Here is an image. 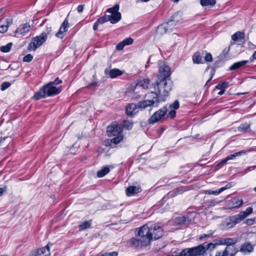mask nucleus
I'll list each match as a JSON object with an SVG mask.
<instances>
[{
	"label": "nucleus",
	"mask_w": 256,
	"mask_h": 256,
	"mask_svg": "<svg viewBox=\"0 0 256 256\" xmlns=\"http://www.w3.org/2000/svg\"><path fill=\"white\" fill-rule=\"evenodd\" d=\"M91 226L90 221H84L82 222L78 226L79 230H82L88 228H90Z\"/></svg>",
	"instance_id": "nucleus-31"
},
{
	"label": "nucleus",
	"mask_w": 256,
	"mask_h": 256,
	"mask_svg": "<svg viewBox=\"0 0 256 256\" xmlns=\"http://www.w3.org/2000/svg\"><path fill=\"white\" fill-rule=\"evenodd\" d=\"M212 202L214 205L218 204V202L217 201H216L215 200H212Z\"/></svg>",
	"instance_id": "nucleus-62"
},
{
	"label": "nucleus",
	"mask_w": 256,
	"mask_h": 256,
	"mask_svg": "<svg viewBox=\"0 0 256 256\" xmlns=\"http://www.w3.org/2000/svg\"><path fill=\"white\" fill-rule=\"evenodd\" d=\"M99 256H118V252H105L100 254Z\"/></svg>",
	"instance_id": "nucleus-49"
},
{
	"label": "nucleus",
	"mask_w": 256,
	"mask_h": 256,
	"mask_svg": "<svg viewBox=\"0 0 256 256\" xmlns=\"http://www.w3.org/2000/svg\"><path fill=\"white\" fill-rule=\"evenodd\" d=\"M232 186V184L231 182H230V183L228 184L225 186L220 188V189L222 192L224 190L231 188Z\"/></svg>",
	"instance_id": "nucleus-53"
},
{
	"label": "nucleus",
	"mask_w": 256,
	"mask_h": 256,
	"mask_svg": "<svg viewBox=\"0 0 256 256\" xmlns=\"http://www.w3.org/2000/svg\"><path fill=\"white\" fill-rule=\"evenodd\" d=\"M12 44L9 42L5 46H2L0 47V50L3 52H8L11 50Z\"/></svg>",
	"instance_id": "nucleus-34"
},
{
	"label": "nucleus",
	"mask_w": 256,
	"mask_h": 256,
	"mask_svg": "<svg viewBox=\"0 0 256 256\" xmlns=\"http://www.w3.org/2000/svg\"><path fill=\"white\" fill-rule=\"evenodd\" d=\"M242 220L238 214L230 216L223 222L222 225L226 229H229L234 227V226L240 222Z\"/></svg>",
	"instance_id": "nucleus-8"
},
{
	"label": "nucleus",
	"mask_w": 256,
	"mask_h": 256,
	"mask_svg": "<svg viewBox=\"0 0 256 256\" xmlns=\"http://www.w3.org/2000/svg\"><path fill=\"white\" fill-rule=\"evenodd\" d=\"M110 172V168L108 166L102 168L100 170L98 171L97 176L98 178H102L108 174Z\"/></svg>",
	"instance_id": "nucleus-30"
},
{
	"label": "nucleus",
	"mask_w": 256,
	"mask_h": 256,
	"mask_svg": "<svg viewBox=\"0 0 256 256\" xmlns=\"http://www.w3.org/2000/svg\"><path fill=\"white\" fill-rule=\"evenodd\" d=\"M107 16H108V21L112 24L118 22L122 18V15L120 12H117L114 14L107 15Z\"/></svg>",
	"instance_id": "nucleus-21"
},
{
	"label": "nucleus",
	"mask_w": 256,
	"mask_h": 256,
	"mask_svg": "<svg viewBox=\"0 0 256 256\" xmlns=\"http://www.w3.org/2000/svg\"><path fill=\"white\" fill-rule=\"evenodd\" d=\"M212 76H211L210 78V79L207 81L206 83V84H208V82H209L212 79Z\"/></svg>",
	"instance_id": "nucleus-64"
},
{
	"label": "nucleus",
	"mask_w": 256,
	"mask_h": 256,
	"mask_svg": "<svg viewBox=\"0 0 256 256\" xmlns=\"http://www.w3.org/2000/svg\"><path fill=\"white\" fill-rule=\"evenodd\" d=\"M252 212V207H248L246 211L240 212L238 216L240 217V218L241 220H243L244 218H246L248 216L251 214Z\"/></svg>",
	"instance_id": "nucleus-25"
},
{
	"label": "nucleus",
	"mask_w": 256,
	"mask_h": 256,
	"mask_svg": "<svg viewBox=\"0 0 256 256\" xmlns=\"http://www.w3.org/2000/svg\"><path fill=\"white\" fill-rule=\"evenodd\" d=\"M165 98L158 94V93L150 92L145 95L144 100L138 102L140 108L145 109L148 106L157 107L160 102L165 101Z\"/></svg>",
	"instance_id": "nucleus-2"
},
{
	"label": "nucleus",
	"mask_w": 256,
	"mask_h": 256,
	"mask_svg": "<svg viewBox=\"0 0 256 256\" xmlns=\"http://www.w3.org/2000/svg\"><path fill=\"white\" fill-rule=\"evenodd\" d=\"M200 4L202 6H213L216 3V0H200Z\"/></svg>",
	"instance_id": "nucleus-33"
},
{
	"label": "nucleus",
	"mask_w": 256,
	"mask_h": 256,
	"mask_svg": "<svg viewBox=\"0 0 256 256\" xmlns=\"http://www.w3.org/2000/svg\"><path fill=\"white\" fill-rule=\"evenodd\" d=\"M228 82H224L222 83H220L216 86V88L218 90H224L228 86Z\"/></svg>",
	"instance_id": "nucleus-41"
},
{
	"label": "nucleus",
	"mask_w": 256,
	"mask_h": 256,
	"mask_svg": "<svg viewBox=\"0 0 256 256\" xmlns=\"http://www.w3.org/2000/svg\"><path fill=\"white\" fill-rule=\"evenodd\" d=\"M6 190V188H0V196H2L4 192Z\"/></svg>",
	"instance_id": "nucleus-59"
},
{
	"label": "nucleus",
	"mask_w": 256,
	"mask_h": 256,
	"mask_svg": "<svg viewBox=\"0 0 256 256\" xmlns=\"http://www.w3.org/2000/svg\"><path fill=\"white\" fill-rule=\"evenodd\" d=\"M52 31L51 28H48L46 32H43L39 36L32 38V42L28 44V49L32 51H35L37 48L41 46L46 40L47 35Z\"/></svg>",
	"instance_id": "nucleus-5"
},
{
	"label": "nucleus",
	"mask_w": 256,
	"mask_h": 256,
	"mask_svg": "<svg viewBox=\"0 0 256 256\" xmlns=\"http://www.w3.org/2000/svg\"><path fill=\"white\" fill-rule=\"evenodd\" d=\"M212 60V56L210 53H206L204 56V61L206 62H210Z\"/></svg>",
	"instance_id": "nucleus-48"
},
{
	"label": "nucleus",
	"mask_w": 256,
	"mask_h": 256,
	"mask_svg": "<svg viewBox=\"0 0 256 256\" xmlns=\"http://www.w3.org/2000/svg\"><path fill=\"white\" fill-rule=\"evenodd\" d=\"M108 16L107 14H104V16L100 18L97 20L94 23L93 25V29L94 30H96L98 28L99 24H102L104 22L108 21Z\"/></svg>",
	"instance_id": "nucleus-19"
},
{
	"label": "nucleus",
	"mask_w": 256,
	"mask_h": 256,
	"mask_svg": "<svg viewBox=\"0 0 256 256\" xmlns=\"http://www.w3.org/2000/svg\"><path fill=\"white\" fill-rule=\"evenodd\" d=\"M30 29V26L28 24H21L16 30L15 33L18 35H24L26 32H28Z\"/></svg>",
	"instance_id": "nucleus-15"
},
{
	"label": "nucleus",
	"mask_w": 256,
	"mask_h": 256,
	"mask_svg": "<svg viewBox=\"0 0 256 256\" xmlns=\"http://www.w3.org/2000/svg\"><path fill=\"white\" fill-rule=\"evenodd\" d=\"M244 38L245 34L240 31L235 32L232 36V39L234 42L243 40Z\"/></svg>",
	"instance_id": "nucleus-26"
},
{
	"label": "nucleus",
	"mask_w": 256,
	"mask_h": 256,
	"mask_svg": "<svg viewBox=\"0 0 256 256\" xmlns=\"http://www.w3.org/2000/svg\"><path fill=\"white\" fill-rule=\"evenodd\" d=\"M238 131L244 133L249 132L250 131V124L248 123L242 124L238 128Z\"/></svg>",
	"instance_id": "nucleus-28"
},
{
	"label": "nucleus",
	"mask_w": 256,
	"mask_h": 256,
	"mask_svg": "<svg viewBox=\"0 0 256 256\" xmlns=\"http://www.w3.org/2000/svg\"><path fill=\"white\" fill-rule=\"evenodd\" d=\"M230 254V256H234V254L232 253V250L230 247H226L225 250L222 252V256H228Z\"/></svg>",
	"instance_id": "nucleus-40"
},
{
	"label": "nucleus",
	"mask_w": 256,
	"mask_h": 256,
	"mask_svg": "<svg viewBox=\"0 0 256 256\" xmlns=\"http://www.w3.org/2000/svg\"><path fill=\"white\" fill-rule=\"evenodd\" d=\"M140 192V188L136 186H130L126 188V194L128 196H130Z\"/></svg>",
	"instance_id": "nucleus-20"
},
{
	"label": "nucleus",
	"mask_w": 256,
	"mask_h": 256,
	"mask_svg": "<svg viewBox=\"0 0 256 256\" xmlns=\"http://www.w3.org/2000/svg\"><path fill=\"white\" fill-rule=\"evenodd\" d=\"M163 235V230L158 224L148 227L144 225L138 232L137 238L130 239L131 245L136 248L146 247L149 245L151 240L160 238Z\"/></svg>",
	"instance_id": "nucleus-1"
},
{
	"label": "nucleus",
	"mask_w": 256,
	"mask_h": 256,
	"mask_svg": "<svg viewBox=\"0 0 256 256\" xmlns=\"http://www.w3.org/2000/svg\"><path fill=\"white\" fill-rule=\"evenodd\" d=\"M62 82V80L60 79H59L58 78H57L55 79V80L54 82H50L48 84H46V85H48V86L50 87H55L54 86V84H58Z\"/></svg>",
	"instance_id": "nucleus-43"
},
{
	"label": "nucleus",
	"mask_w": 256,
	"mask_h": 256,
	"mask_svg": "<svg viewBox=\"0 0 256 256\" xmlns=\"http://www.w3.org/2000/svg\"><path fill=\"white\" fill-rule=\"evenodd\" d=\"M216 244L218 245H226V240L224 238H220L218 240V242H216Z\"/></svg>",
	"instance_id": "nucleus-54"
},
{
	"label": "nucleus",
	"mask_w": 256,
	"mask_h": 256,
	"mask_svg": "<svg viewBox=\"0 0 256 256\" xmlns=\"http://www.w3.org/2000/svg\"><path fill=\"white\" fill-rule=\"evenodd\" d=\"M175 26V22L170 20L166 23L163 24L158 27L157 32L160 34L166 33L167 32L172 30Z\"/></svg>",
	"instance_id": "nucleus-10"
},
{
	"label": "nucleus",
	"mask_w": 256,
	"mask_h": 256,
	"mask_svg": "<svg viewBox=\"0 0 256 256\" xmlns=\"http://www.w3.org/2000/svg\"><path fill=\"white\" fill-rule=\"evenodd\" d=\"M156 86L158 94L164 98L172 90V82L170 79L162 78V76H158Z\"/></svg>",
	"instance_id": "nucleus-3"
},
{
	"label": "nucleus",
	"mask_w": 256,
	"mask_h": 256,
	"mask_svg": "<svg viewBox=\"0 0 256 256\" xmlns=\"http://www.w3.org/2000/svg\"><path fill=\"white\" fill-rule=\"evenodd\" d=\"M216 256H222V254H221L220 252H218L216 254Z\"/></svg>",
	"instance_id": "nucleus-63"
},
{
	"label": "nucleus",
	"mask_w": 256,
	"mask_h": 256,
	"mask_svg": "<svg viewBox=\"0 0 256 256\" xmlns=\"http://www.w3.org/2000/svg\"><path fill=\"white\" fill-rule=\"evenodd\" d=\"M222 192L220 188L216 190H206L204 191V194H212V195H218Z\"/></svg>",
	"instance_id": "nucleus-39"
},
{
	"label": "nucleus",
	"mask_w": 256,
	"mask_h": 256,
	"mask_svg": "<svg viewBox=\"0 0 256 256\" xmlns=\"http://www.w3.org/2000/svg\"><path fill=\"white\" fill-rule=\"evenodd\" d=\"M127 94L134 100L138 99L141 96V94L143 92L142 90H136V86H132L126 91Z\"/></svg>",
	"instance_id": "nucleus-12"
},
{
	"label": "nucleus",
	"mask_w": 256,
	"mask_h": 256,
	"mask_svg": "<svg viewBox=\"0 0 256 256\" xmlns=\"http://www.w3.org/2000/svg\"><path fill=\"white\" fill-rule=\"evenodd\" d=\"M248 62V60H242L234 63L230 67V70H234L238 69L239 68L243 66Z\"/></svg>",
	"instance_id": "nucleus-27"
},
{
	"label": "nucleus",
	"mask_w": 256,
	"mask_h": 256,
	"mask_svg": "<svg viewBox=\"0 0 256 256\" xmlns=\"http://www.w3.org/2000/svg\"><path fill=\"white\" fill-rule=\"evenodd\" d=\"M120 8V6L118 4H115L113 7L108 8L106 10V12H109L111 14H114L117 12H119L118 10Z\"/></svg>",
	"instance_id": "nucleus-32"
},
{
	"label": "nucleus",
	"mask_w": 256,
	"mask_h": 256,
	"mask_svg": "<svg viewBox=\"0 0 256 256\" xmlns=\"http://www.w3.org/2000/svg\"><path fill=\"white\" fill-rule=\"evenodd\" d=\"M203 52L200 53L199 52H196L192 56V61L194 64H200L203 63Z\"/></svg>",
	"instance_id": "nucleus-23"
},
{
	"label": "nucleus",
	"mask_w": 256,
	"mask_h": 256,
	"mask_svg": "<svg viewBox=\"0 0 256 256\" xmlns=\"http://www.w3.org/2000/svg\"><path fill=\"white\" fill-rule=\"evenodd\" d=\"M33 56L30 54H28L23 58V60L25 62H30L32 60Z\"/></svg>",
	"instance_id": "nucleus-45"
},
{
	"label": "nucleus",
	"mask_w": 256,
	"mask_h": 256,
	"mask_svg": "<svg viewBox=\"0 0 256 256\" xmlns=\"http://www.w3.org/2000/svg\"><path fill=\"white\" fill-rule=\"evenodd\" d=\"M176 110H171L170 111L168 112V114L167 115V116L169 117L171 119H172L176 116Z\"/></svg>",
	"instance_id": "nucleus-50"
},
{
	"label": "nucleus",
	"mask_w": 256,
	"mask_h": 256,
	"mask_svg": "<svg viewBox=\"0 0 256 256\" xmlns=\"http://www.w3.org/2000/svg\"><path fill=\"white\" fill-rule=\"evenodd\" d=\"M108 16L107 14H104V16L100 18L97 20L94 23L93 25V29L94 30H96L98 28L99 24H102L104 22L108 21Z\"/></svg>",
	"instance_id": "nucleus-18"
},
{
	"label": "nucleus",
	"mask_w": 256,
	"mask_h": 256,
	"mask_svg": "<svg viewBox=\"0 0 256 256\" xmlns=\"http://www.w3.org/2000/svg\"><path fill=\"white\" fill-rule=\"evenodd\" d=\"M34 256H50L49 244L38 249L36 252Z\"/></svg>",
	"instance_id": "nucleus-17"
},
{
	"label": "nucleus",
	"mask_w": 256,
	"mask_h": 256,
	"mask_svg": "<svg viewBox=\"0 0 256 256\" xmlns=\"http://www.w3.org/2000/svg\"><path fill=\"white\" fill-rule=\"evenodd\" d=\"M122 128L121 126L116 122H113L110 126L107 127L106 132L109 136H116L121 134Z\"/></svg>",
	"instance_id": "nucleus-7"
},
{
	"label": "nucleus",
	"mask_w": 256,
	"mask_h": 256,
	"mask_svg": "<svg viewBox=\"0 0 256 256\" xmlns=\"http://www.w3.org/2000/svg\"><path fill=\"white\" fill-rule=\"evenodd\" d=\"M6 24H2L0 26V33H4L6 32L8 29V28L12 24V20L10 18H6Z\"/></svg>",
	"instance_id": "nucleus-24"
},
{
	"label": "nucleus",
	"mask_w": 256,
	"mask_h": 256,
	"mask_svg": "<svg viewBox=\"0 0 256 256\" xmlns=\"http://www.w3.org/2000/svg\"><path fill=\"white\" fill-rule=\"evenodd\" d=\"M176 222L179 224H184L186 223V218L185 216H180L176 219Z\"/></svg>",
	"instance_id": "nucleus-44"
},
{
	"label": "nucleus",
	"mask_w": 256,
	"mask_h": 256,
	"mask_svg": "<svg viewBox=\"0 0 256 256\" xmlns=\"http://www.w3.org/2000/svg\"><path fill=\"white\" fill-rule=\"evenodd\" d=\"M246 154L244 151L241 150L238 152H236L234 154H230L227 156V159L228 160H234L236 157L240 156L242 154Z\"/></svg>",
	"instance_id": "nucleus-35"
},
{
	"label": "nucleus",
	"mask_w": 256,
	"mask_h": 256,
	"mask_svg": "<svg viewBox=\"0 0 256 256\" xmlns=\"http://www.w3.org/2000/svg\"><path fill=\"white\" fill-rule=\"evenodd\" d=\"M212 234H213V232H211L206 234H204L200 236L199 239L200 240H202L203 238H208V237L210 238V237H211L212 236Z\"/></svg>",
	"instance_id": "nucleus-51"
},
{
	"label": "nucleus",
	"mask_w": 256,
	"mask_h": 256,
	"mask_svg": "<svg viewBox=\"0 0 256 256\" xmlns=\"http://www.w3.org/2000/svg\"><path fill=\"white\" fill-rule=\"evenodd\" d=\"M139 108L138 105L137 106L134 103L130 104L126 106V114L128 116L132 117L138 112Z\"/></svg>",
	"instance_id": "nucleus-13"
},
{
	"label": "nucleus",
	"mask_w": 256,
	"mask_h": 256,
	"mask_svg": "<svg viewBox=\"0 0 256 256\" xmlns=\"http://www.w3.org/2000/svg\"><path fill=\"white\" fill-rule=\"evenodd\" d=\"M123 43H124V45H130L133 43L134 40L131 38H128L124 39L123 41Z\"/></svg>",
	"instance_id": "nucleus-47"
},
{
	"label": "nucleus",
	"mask_w": 256,
	"mask_h": 256,
	"mask_svg": "<svg viewBox=\"0 0 256 256\" xmlns=\"http://www.w3.org/2000/svg\"><path fill=\"white\" fill-rule=\"evenodd\" d=\"M150 85V80L148 78H143L135 86L136 90H146L148 88Z\"/></svg>",
	"instance_id": "nucleus-14"
},
{
	"label": "nucleus",
	"mask_w": 256,
	"mask_h": 256,
	"mask_svg": "<svg viewBox=\"0 0 256 256\" xmlns=\"http://www.w3.org/2000/svg\"><path fill=\"white\" fill-rule=\"evenodd\" d=\"M124 46V43H123V42H122L116 46V49L119 50H122Z\"/></svg>",
	"instance_id": "nucleus-52"
},
{
	"label": "nucleus",
	"mask_w": 256,
	"mask_h": 256,
	"mask_svg": "<svg viewBox=\"0 0 256 256\" xmlns=\"http://www.w3.org/2000/svg\"><path fill=\"white\" fill-rule=\"evenodd\" d=\"M10 86V84L9 82H4L0 86V89L2 90H4L6 88H8Z\"/></svg>",
	"instance_id": "nucleus-46"
},
{
	"label": "nucleus",
	"mask_w": 256,
	"mask_h": 256,
	"mask_svg": "<svg viewBox=\"0 0 256 256\" xmlns=\"http://www.w3.org/2000/svg\"><path fill=\"white\" fill-rule=\"evenodd\" d=\"M243 204V200L236 198H232L229 200L228 206L230 208H238Z\"/></svg>",
	"instance_id": "nucleus-16"
},
{
	"label": "nucleus",
	"mask_w": 256,
	"mask_h": 256,
	"mask_svg": "<svg viewBox=\"0 0 256 256\" xmlns=\"http://www.w3.org/2000/svg\"><path fill=\"white\" fill-rule=\"evenodd\" d=\"M224 239L226 240V245L228 247V246L234 245L237 242V240L236 238H227Z\"/></svg>",
	"instance_id": "nucleus-42"
},
{
	"label": "nucleus",
	"mask_w": 256,
	"mask_h": 256,
	"mask_svg": "<svg viewBox=\"0 0 256 256\" xmlns=\"http://www.w3.org/2000/svg\"><path fill=\"white\" fill-rule=\"evenodd\" d=\"M122 126L126 130H130L133 126V122L129 120H124Z\"/></svg>",
	"instance_id": "nucleus-36"
},
{
	"label": "nucleus",
	"mask_w": 256,
	"mask_h": 256,
	"mask_svg": "<svg viewBox=\"0 0 256 256\" xmlns=\"http://www.w3.org/2000/svg\"><path fill=\"white\" fill-rule=\"evenodd\" d=\"M228 160V159H227V157L224 159L220 162L219 163L218 165H222L224 164H225Z\"/></svg>",
	"instance_id": "nucleus-58"
},
{
	"label": "nucleus",
	"mask_w": 256,
	"mask_h": 256,
	"mask_svg": "<svg viewBox=\"0 0 256 256\" xmlns=\"http://www.w3.org/2000/svg\"><path fill=\"white\" fill-rule=\"evenodd\" d=\"M252 57L254 59H256V51L253 54Z\"/></svg>",
	"instance_id": "nucleus-61"
},
{
	"label": "nucleus",
	"mask_w": 256,
	"mask_h": 256,
	"mask_svg": "<svg viewBox=\"0 0 256 256\" xmlns=\"http://www.w3.org/2000/svg\"><path fill=\"white\" fill-rule=\"evenodd\" d=\"M180 102L178 100H175L174 102L169 105V108L170 110H176L179 108Z\"/></svg>",
	"instance_id": "nucleus-38"
},
{
	"label": "nucleus",
	"mask_w": 256,
	"mask_h": 256,
	"mask_svg": "<svg viewBox=\"0 0 256 256\" xmlns=\"http://www.w3.org/2000/svg\"><path fill=\"white\" fill-rule=\"evenodd\" d=\"M122 74V72L118 69L114 68L111 70L109 72V76L113 78L116 76H120Z\"/></svg>",
	"instance_id": "nucleus-29"
},
{
	"label": "nucleus",
	"mask_w": 256,
	"mask_h": 256,
	"mask_svg": "<svg viewBox=\"0 0 256 256\" xmlns=\"http://www.w3.org/2000/svg\"><path fill=\"white\" fill-rule=\"evenodd\" d=\"M254 250L253 246L250 243L243 244L240 248V251L244 254L250 253Z\"/></svg>",
	"instance_id": "nucleus-22"
},
{
	"label": "nucleus",
	"mask_w": 256,
	"mask_h": 256,
	"mask_svg": "<svg viewBox=\"0 0 256 256\" xmlns=\"http://www.w3.org/2000/svg\"><path fill=\"white\" fill-rule=\"evenodd\" d=\"M168 112V108L164 106L153 114L148 120V122L150 124H154L158 122L164 120Z\"/></svg>",
	"instance_id": "nucleus-6"
},
{
	"label": "nucleus",
	"mask_w": 256,
	"mask_h": 256,
	"mask_svg": "<svg viewBox=\"0 0 256 256\" xmlns=\"http://www.w3.org/2000/svg\"><path fill=\"white\" fill-rule=\"evenodd\" d=\"M158 65L160 73L159 76H162V78L170 79L169 78L170 76V68L164 62H160Z\"/></svg>",
	"instance_id": "nucleus-9"
},
{
	"label": "nucleus",
	"mask_w": 256,
	"mask_h": 256,
	"mask_svg": "<svg viewBox=\"0 0 256 256\" xmlns=\"http://www.w3.org/2000/svg\"><path fill=\"white\" fill-rule=\"evenodd\" d=\"M220 90V91L218 92V94L219 95L223 94L224 93L225 91H226L224 90Z\"/></svg>",
	"instance_id": "nucleus-60"
},
{
	"label": "nucleus",
	"mask_w": 256,
	"mask_h": 256,
	"mask_svg": "<svg viewBox=\"0 0 256 256\" xmlns=\"http://www.w3.org/2000/svg\"><path fill=\"white\" fill-rule=\"evenodd\" d=\"M123 139V136L122 134H119L118 136H116V137L112 138L110 140V142H113L114 144H117L120 142Z\"/></svg>",
	"instance_id": "nucleus-37"
},
{
	"label": "nucleus",
	"mask_w": 256,
	"mask_h": 256,
	"mask_svg": "<svg viewBox=\"0 0 256 256\" xmlns=\"http://www.w3.org/2000/svg\"><path fill=\"white\" fill-rule=\"evenodd\" d=\"M96 86H97V82H92V84H90V85H88V88H90L92 86L95 87Z\"/></svg>",
	"instance_id": "nucleus-57"
},
{
	"label": "nucleus",
	"mask_w": 256,
	"mask_h": 256,
	"mask_svg": "<svg viewBox=\"0 0 256 256\" xmlns=\"http://www.w3.org/2000/svg\"><path fill=\"white\" fill-rule=\"evenodd\" d=\"M62 90L60 87H49L48 85L45 84L33 96L36 100H39L46 96H50L56 95L60 92Z\"/></svg>",
	"instance_id": "nucleus-4"
},
{
	"label": "nucleus",
	"mask_w": 256,
	"mask_h": 256,
	"mask_svg": "<svg viewBox=\"0 0 256 256\" xmlns=\"http://www.w3.org/2000/svg\"><path fill=\"white\" fill-rule=\"evenodd\" d=\"M256 168V166H250L248 167L246 170V172H248L249 171H251L252 170H254Z\"/></svg>",
	"instance_id": "nucleus-56"
},
{
	"label": "nucleus",
	"mask_w": 256,
	"mask_h": 256,
	"mask_svg": "<svg viewBox=\"0 0 256 256\" xmlns=\"http://www.w3.org/2000/svg\"><path fill=\"white\" fill-rule=\"evenodd\" d=\"M84 8V5L81 4L79 5L77 8V10L79 13H81L82 12Z\"/></svg>",
	"instance_id": "nucleus-55"
},
{
	"label": "nucleus",
	"mask_w": 256,
	"mask_h": 256,
	"mask_svg": "<svg viewBox=\"0 0 256 256\" xmlns=\"http://www.w3.org/2000/svg\"><path fill=\"white\" fill-rule=\"evenodd\" d=\"M69 27V24L67 18H66L63 22L61 26L60 27L58 31L56 34V36L58 38H62L66 32L68 31Z\"/></svg>",
	"instance_id": "nucleus-11"
}]
</instances>
